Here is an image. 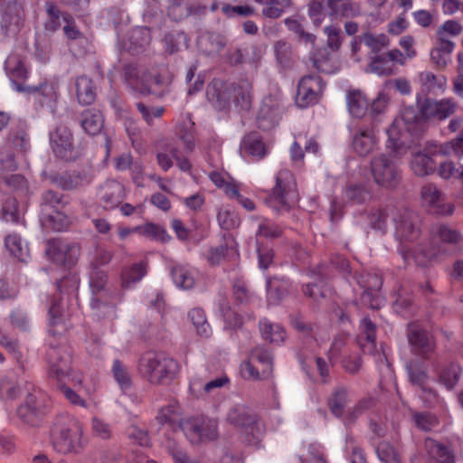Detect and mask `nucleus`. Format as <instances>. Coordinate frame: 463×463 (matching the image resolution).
I'll return each mask as SVG.
<instances>
[{"instance_id": "1", "label": "nucleus", "mask_w": 463, "mask_h": 463, "mask_svg": "<svg viewBox=\"0 0 463 463\" xmlns=\"http://www.w3.org/2000/svg\"><path fill=\"white\" fill-rule=\"evenodd\" d=\"M83 426L68 413L58 415L51 429L52 449L61 454H78L83 448Z\"/></svg>"}, {"instance_id": "2", "label": "nucleus", "mask_w": 463, "mask_h": 463, "mask_svg": "<svg viewBox=\"0 0 463 463\" xmlns=\"http://www.w3.org/2000/svg\"><path fill=\"white\" fill-rule=\"evenodd\" d=\"M49 364V377L55 381L64 396L73 404L86 407V402L80 398L68 384L72 380L71 376V355L65 346L50 344L46 352Z\"/></svg>"}, {"instance_id": "3", "label": "nucleus", "mask_w": 463, "mask_h": 463, "mask_svg": "<svg viewBox=\"0 0 463 463\" xmlns=\"http://www.w3.org/2000/svg\"><path fill=\"white\" fill-rule=\"evenodd\" d=\"M178 364L164 353L147 351L144 353L137 364L138 373L151 383H163L171 380L178 372Z\"/></svg>"}, {"instance_id": "4", "label": "nucleus", "mask_w": 463, "mask_h": 463, "mask_svg": "<svg viewBox=\"0 0 463 463\" xmlns=\"http://www.w3.org/2000/svg\"><path fill=\"white\" fill-rule=\"evenodd\" d=\"M419 119L414 109H406L401 118H395L387 129L386 147L393 154V156H401L406 153L411 142V133L416 129Z\"/></svg>"}, {"instance_id": "5", "label": "nucleus", "mask_w": 463, "mask_h": 463, "mask_svg": "<svg viewBox=\"0 0 463 463\" xmlns=\"http://www.w3.org/2000/svg\"><path fill=\"white\" fill-rule=\"evenodd\" d=\"M298 194L294 176L288 169L276 175V184L265 199V203L276 213L288 212L297 202Z\"/></svg>"}, {"instance_id": "6", "label": "nucleus", "mask_w": 463, "mask_h": 463, "mask_svg": "<svg viewBox=\"0 0 463 463\" xmlns=\"http://www.w3.org/2000/svg\"><path fill=\"white\" fill-rule=\"evenodd\" d=\"M179 425L192 444L213 441L219 437V424L217 419L214 418L191 417L182 420Z\"/></svg>"}, {"instance_id": "7", "label": "nucleus", "mask_w": 463, "mask_h": 463, "mask_svg": "<svg viewBox=\"0 0 463 463\" xmlns=\"http://www.w3.org/2000/svg\"><path fill=\"white\" fill-rule=\"evenodd\" d=\"M371 172L375 183L385 188H394L401 181V170L396 161L384 154L372 159Z\"/></svg>"}, {"instance_id": "8", "label": "nucleus", "mask_w": 463, "mask_h": 463, "mask_svg": "<svg viewBox=\"0 0 463 463\" xmlns=\"http://www.w3.org/2000/svg\"><path fill=\"white\" fill-rule=\"evenodd\" d=\"M419 223L416 213L409 209H397L393 214L395 239L401 244L414 241L420 233Z\"/></svg>"}, {"instance_id": "9", "label": "nucleus", "mask_w": 463, "mask_h": 463, "mask_svg": "<svg viewBox=\"0 0 463 463\" xmlns=\"http://www.w3.org/2000/svg\"><path fill=\"white\" fill-rule=\"evenodd\" d=\"M226 420L241 434L255 438V434L259 432L257 414L243 403L232 406L227 411Z\"/></svg>"}, {"instance_id": "10", "label": "nucleus", "mask_w": 463, "mask_h": 463, "mask_svg": "<svg viewBox=\"0 0 463 463\" xmlns=\"http://www.w3.org/2000/svg\"><path fill=\"white\" fill-rule=\"evenodd\" d=\"M47 403L42 396L28 394L24 404L18 407L19 419L31 427H38L42 424L47 414Z\"/></svg>"}, {"instance_id": "11", "label": "nucleus", "mask_w": 463, "mask_h": 463, "mask_svg": "<svg viewBox=\"0 0 463 463\" xmlns=\"http://www.w3.org/2000/svg\"><path fill=\"white\" fill-rule=\"evenodd\" d=\"M369 60L368 71L380 76L393 74L395 63L404 65L406 62L405 54L398 49L370 55Z\"/></svg>"}, {"instance_id": "12", "label": "nucleus", "mask_w": 463, "mask_h": 463, "mask_svg": "<svg viewBox=\"0 0 463 463\" xmlns=\"http://www.w3.org/2000/svg\"><path fill=\"white\" fill-rule=\"evenodd\" d=\"M324 85L320 76L309 74L304 76L298 86L296 103L300 108H306L318 101L319 93Z\"/></svg>"}, {"instance_id": "13", "label": "nucleus", "mask_w": 463, "mask_h": 463, "mask_svg": "<svg viewBox=\"0 0 463 463\" xmlns=\"http://www.w3.org/2000/svg\"><path fill=\"white\" fill-rule=\"evenodd\" d=\"M80 249L75 243L61 240L48 241L46 254L53 262L61 266H72L79 256Z\"/></svg>"}, {"instance_id": "14", "label": "nucleus", "mask_w": 463, "mask_h": 463, "mask_svg": "<svg viewBox=\"0 0 463 463\" xmlns=\"http://www.w3.org/2000/svg\"><path fill=\"white\" fill-rule=\"evenodd\" d=\"M24 23V12L21 3L14 1L9 3L2 15L1 32L6 37H15Z\"/></svg>"}, {"instance_id": "15", "label": "nucleus", "mask_w": 463, "mask_h": 463, "mask_svg": "<svg viewBox=\"0 0 463 463\" xmlns=\"http://www.w3.org/2000/svg\"><path fill=\"white\" fill-rule=\"evenodd\" d=\"M421 198L429 211L437 215H450L454 204L446 202L444 194L434 184H427L421 188Z\"/></svg>"}, {"instance_id": "16", "label": "nucleus", "mask_w": 463, "mask_h": 463, "mask_svg": "<svg viewBox=\"0 0 463 463\" xmlns=\"http://www.w3.org/2000/svg\"><path fill=\"white\" fill-rule=\"evenodd\" d=\"M407 336L412 351L423 358L429 359L435 349L432 336L415 323L408 325Z\"/></svg>"}, {"instance_id": "17", "label": "nucleus", "mask_w": 463, "mask_h": 463, "mask_svg": "<svg viewBox=\"0 0 463 463\" xmlns=\"http://www.w3.org/2000/svg\"><path fill=\"white\" fill-rule=\"evenodd\" d=\"M281 116V104L278 96L268 95L261 102L257 123L260 128L269 130L277 125Z\"/></svg>"}, {"instance_id": "18", "label": "nucleus", "mask_w": 463, "mask_h": 463, "mask_svg": "<svg viewBox=\"0 0 463 463\" xmlns=\"http://www.w3.org/2000/svg\"><path fill=\"white\" fill-rule=\"evenodd\" d=\"M72 134L68 127L58 126L54 131L50 133V142L56 156L69 160L72 158Z\"/></svg>"}, {"instance_id": "19", "label": "nucleus", "mask_w": 463, "mask_h": 463, "mask_svg": "<svg viewBox=\"0 0 463 463\" xmlns=\"http://www.w3.org/2000/svg\"><path fill=\"white\" fill-rule=\"evenodd\" d=\"M378 138L373 128L358 127L352 133V147L361 156H365L374 150Z\"/></svg>"}, {"instance_id": "20", "label": "nucleus", "mask_w": 463, "mask_h": 463, "mask_svg": "<svg viewBox=\"0 0 463 463\" xmlns=\"http://www.w3.org/2000/svg\"><path fill=\"white\" fill-rule=\"evenodd\" d=\"M51 182L63 190H73L89 184L92 181L90 171H72L52 175Z\"/></svg>"}, {"instance_id": "21", "label": "nucleus", "mask_w": 463, "mask_h": 463, "mask_svg": "<svg viewBox=\"0 0 463 463\" xmlns=\"http://www.w3.org/2000/svg\"><path fill=\"white\" fill-rule=\"evenodd\" d=\"M433 368L436 370L439 377V383L444 385L448 390H452L458 383L462 369L455 362H449L443 364L439 358L432 363Z\"/></svg>"}, {"instance_id": "22", "label": "nucleus", "mask_w": 463, "mask_h": 463, "mask_svg": "<svg viewBox=\"0 0 463 463\" xmlns=\"http://www.w3.org/2000/svg\"><path fill=\"white\" fill-rule=\"evenodd\" d=\"M99 196L105 209H114L125 197L124 186L115 180H107L100 185Z\"/></svg>"}, {"instance_id": "23", "label": "nucleus", "mask_w": 463, "mask_h": 463, "mask_svg": "<svg viewBox=\"0 0 463 463\" xmlns=\"http://www.w3.org/2000/svg\"><path fill=\"white\" fill-rule=\"evenodd\" d=\"M314 281L307 283L303 288L305 296L318 302L326 295V274L324 266H319L311 272Z\"/></svg>"}, {"instance_id": "24", "label": "nucleus", "mask_w": 463, "mask_h": 463, "mask_svg": "<svg viewBox=\"0 0 463 463\" xmlns=\"http://www.w3.org/2000/svg\"><path fill=\"white\" fill-rule=\"evenodd\" d=\"M455 43L436 36L433 48L430 51V60L438 68H445L451 61V54Z\"/></svg>"}, {"instance_id": "25", "label": "nucleus", "mask_w": 463, "mask_h": 463, "mask_svg": "<svg viewBox=\"0 0 463 463\" xmlns=\"http://www.w3.org/2000/svg\"><path fill=\"white\" fill-rule=\"evenodd\" d=\"M241 152L254 160L262 159L267 155V148L258 132H251L244 137L241 144Z\"/></svg>"}, {"instance_id": "26", "label": "nucleus", "mask_w": 463, "mask_h": 463, "mask_svg": "<svg viewBox=\"0 0 463 463\" xmlns=\"http://www.w3.org/2000/svg\"><path fill=\"white\" fill-rule=\"evenodd\" d=\"M424 447L430 457L438 463H456L454 453L449 444L428 438L425 439Z\"/></svg>"}, {"instance_id": "27", "label": "nucleus", "mask_w": 463, "mask_h": 463, "mask_svg": "<svg viewBox=\"0 0 463 463\" xmlns=\"http://www.w3.org/2000/svg\"><path fill=\"white\" fill-rule=\"evenodd\" d=\"M117 294L113 295V298L109 296H98L93 297L90 301V307L93 311V316L98 319L113 318L116 317V304L115 298Z\"/></svg>"}, {"instance_id": "28", "label": "nucleus", "mask_w": 463, "mask_h": 463, "mask_svg": "<svg viewBox=\"0 0 463 463\" xmlns=\"http://www.w3.org/2000/svg\"><path fill=\"white\" fill-rule=\"evenodd\" d=\"M150 40L149 30L145 27H137L129 33L124 47L131 54H138L149 44Z\"/></svg>"}, {"instance_id": "29", "label": "nucleus", "mask_w": 463, "mask_h": 463, "mask_svg": "<svg viewBox=\"0 0 463 463\" xmlns=\"http://www.w3.org/2000/svg\"><path fill=\"white\" fill-rule=\"evenodd\" d=\"M76 96L81 105H90L96 99V86L93 80L86 75L76 78Z\"/></svg>"}, {"instance_id": "30", "label": "nucleus", "mask_w": 463, "mask_h": 463, "mask_svg": "<svg viewBox=\"0 0 463 463\" xmlns=\"http://www.w3.org/2000/svg\"><path fill=\"white\" fill-rule=\"evenodd\" d=\"M107 274L106 271L99 267L90 268V286L93 297L109 296L113 298L115 294L111 289L106 287Z\"/></svg>"}, {"instance_id": "31", "label": "nucleus", "mask_w": 463, "mask_h": 463, "mask_svg": "<svg viewBox=\"0 0 463 463\" xmlns=\"http://www.w3.org/2000/svg\"><path fill=\"white\" fill-rule=\"evenodd\" d=\"M195 271L185 265H174L171 277L175 286L182 289H191L195 284Z\"/></svg>"}, {"instance_id": "32", "label": "nucleus", "mask_w": 463, "mask_h": 463, "mask_svg": "<svg viewBox=\"0 0 463 463\" xmlns=\"http://www.w3.org/2000/svg\"><path fill=\"white\" fill-rule=\"evenodd\" d=\"M103 116L97 109L84 110L80 115V124L82 129L89 135L99 134L103 128Z\"/></svg>"}, {"instance_id": "33", "label": "nucleus", "mask_w": 463, "mask_h": 463, "mask_svg": "<svg viewBox=\"0 0 463 463\" xmlns=\"http://www.w3.org/2000/svg\"><path fill=\"white\" fill-rule=\"evenodd\" d=\"M259 328L262 338L272 344L279 345L286 338V332L279 324H274L267 318H262L259 322Z\"/></svg>"}, {"instance_id": "34", "label": "nucleus", "mask_w": 463, "mask_h": 463, "mask_svg": "<svg viewBox=\"0 0 463 463\" xmlns=\"http://www.w3.org/2000/svg\"><path fill=\"white\" fill-rule=\"evenodd\" d=\"M360 345L364 353H371L375 347L376 326L369 317L360 323Z\"/></svg>"}, {"instance_id": "35", "label": "nucleus", "mask_w": 463, "mask_h": 463, "mask_svg": "<svg viewBox=\"0 0 463 463\" xmlns=\"http://www.w3.org/2000/svg\"><path fill=\"white\" fill-rule=\"evenodd\" d=\"M8 138L14 148L26 151L30 147V138L27 134V125L25 121L19 120L13 125Z\"/></svg>"}, {"instance_id": "36", "label": "nucleus", "mask_w": 463, "mask_h": 463, "mask_svg": "<svg viewBox=\"0 0 463 463\" xmlns=\"http://www.w3.org/2000/svg\"><path fill=\"white\" fill-rule=\"evenodd\" d=\"M395 312L403 317L412 316L416 311L413 295L409 288H402L393 303Z\"/></svg>"}, {"instance_id": "37", "label": "nucleus", "mask_w": 463, "mask_h": 463, "mask_svg": "<svg viewBox=\"0 0 463 463\" xmlns=\"http://www.w3.org/2000/svg\"><path fill=\"white\" fill-rule=\"evenodd\" d=\"M396 210L392 206L372 210L368 215L371 228L385 234L388 228L387 220L391 215L393 217Z\"/></svg>"}, {"instance_id": "38", "label": "nucleus", "mask_w": 463, "mask_h": 463, "mask_svg": "<svg viewBox=\"0 0 463 463\" xmlns=\"http://www.w3.org/2000/svg\"><path fill=\"white\" fill-rule=\"evenodd\" d=\"M257 48L251 47L252 56H250V50L247 47L230 49L227 52V62L231 66H240L243 63H250L256 66L259 57L256 55Z\"/></svg>"}, {"instance_id": "39", "label": "nucleus", "mask_w": 463, "mask_h": 463, "mask_svg": "<svg viewBox=\"0 0 463 463\" xmlns=\"http://www.w3.org/2000/svg\"><path fill=\"white\" fill-rule=\"evenodd\" d=\"M346 104L349 113L354 118H363L368 109V101L359 90H352L346 94Z\"/></svg>"}, {"instance_id": "40", "label": "nucleus", "mask_w": 463, "mask_h": 463, "mask_svg": "<svg viewBox=\"0 0 463 463\" xmlns=\"http://www.w3.org/2000/svg\"><path fill=\"white\" fill-rule=\"evenodd\" d=\"M411 168L419 176L428 175L436 169V164L429 154L415 153L411 161Z\"/></svg>"}, {"instance_id": "41", "label": "nucleus", "mask_w": 463, "mask_h": 463, "mask_svg": "<svg viewBox=\"0 0 463 463\" xmlns=\"http://www.w3.org/2000/svg\"><path fill=\"white\" fill-rule=\"evenodd\" d=\"M200 48L208 55L219 53L225 46L224 38L215 33H205L199 38Z\"/></svg>"}, {"instance_id": "42", "label": "nucleus", "mask_w": 463, "mask_h": 463, "mask_svg": "<svg viewBox=\"0 0 463 463\" xmlns=\"http://www.w3.org/2000/svg\"><path fill=\"white\" fill-rule=\"evenodd\" d=\"M6 250L18 260L26 262L30 257L27 244H24L22 238L17 234H9L5 239Z\"/></svg>"}, {"instance_id": "43", "label": "nucleus", "mask_w": 463, "mask_h": 463, "mask_svg": "<svg viewBox=\"0 0 463 463\" xmlns=\"http://www.w3.org/2000/svg\"><path fill=\"white\" fill-rule=\"evenodd\" d=\"M348 402V392L345 387L337 386L327 400L330 411L337 418H342Z\"/></svg>"}, {"instance_id": "44", "label": "nucleus", "mask_w": 463, "mask_h": 463, "mask_svg": "<svg viewBox=\"0 0 463 463\" xmlns=\"http://www.w3.org/2000/svg\"><path fill=\"white\" fill-rule=\"evenodd\" d=\"M188 37L183 31H173L165 34L163 42L168 54H175L188 47Z\"/></svg>"}, {"instance_id": "45", "label": "nucleus", "mask_w": 463, "mask_h": 463, "mask_svg": "<svg viewBox=\"0 0 463 463\" xmlns=\"http://www.w3.org/2000/svg\"><path fill=\"white\" fill-rule=\"evenodd\" d=\"M361 41L370 49L368 57L383 52V49L390 45L389 37L384 33L374 34L366 32L361 35Z\"/></svg>"}, {"instance_id": "46", "label": "nucleus", "mask_w": 463, "mask_h": 463, "mask_svg": "<svg viewBox=\"0 0 463 463\" xmlns=\"http://www.w3.org/2000/svg\"><path fill=\"white\" fill-rule=\"evenodd\" d=\"M430 233L433 240L450 245H457L461 241V235L456 231L444 224L432 226Z\"/></svg>"}, {"instance_id": "47", "label": "nucleus", "mask_w": 463, "mask_h": 463, "mask_svg": "<svg viewBox=\"0 0 463 463\" xmlns=\"http://www.w3.org/2000/svg\"><path fill=\"white\" fill-rule=\"evenodd\" d=\"M42 223L46 229L61 232L68 227L69 219L61 210H55L52 213H43Z\"/></svg>"}, {"instance_id": "48", "label": "nucleus", "mask_w": 463, "mask_h": 463, "mask_svg": "<svg viewBox=\"0 0 463 463\" xmlns=\"http://www.w3.org/2000/svg\"><path fill=\"white\" fill-rule=\"evenodd\" d=\"M146 275V267L142 262L132 265L121 274V283L124 288H130Z\"/></svg>"}, {"instance_id": "49", "label": "nucleus", "mask_w": 463, "mask_h": 463, "mask_svg": "<svg viewBox=\"0 0 463 463\" xmlns=\"http://www.w3.org/2000/svg\"><path fill=\"white\" fill-rule=\"evenodd\" d=\"M188 317L199 335L203 337H209L211 335L212 329L202 308H193L188 313Z\"/></svg>"}, {"instance_id": "50", "label": "nucleus", "mask_w": 463, "mask_h": 463, "mask_svg": "<svg viewBox=\"0 0 463 463\" xmlns=\"http://www.w3.org/2000/svg\"><path fill=\"white\" fill-rule=\"evenodd\" d=\"M112 373L122 392L124 393H128V392L131 391L132 381L126 365H124L119 360H115L112 366Z\"/></svg>"}, {"instance_id": "51", "label": "nucleus", "mask_w": 463, "mask_h": 463, "mask_svg": "<svg viewBox=\"0 0 463 463\" xmlns=\"http://www.w3.org/2000/svg\"><path fill=\"white\" fill-rule=\"evenodd\" d=\"M45 7L47 19L44 23V28L49 32H55L61 25L62 15L67 14L61 13L56 5L50 1L45 3Z\"/></svg>"}, {"instance_id": "52", "label": "nucleus", "mask_w": 463, "mask_h": 463, "mask_svg": "<svg viewBox=\"0 0 463 463\" xmlns=\"http://www.w3.org/2000/svg\"><path fill=\"white\" fill-rule=\"evenodd\" d=\"M165 450L174 463H200L197 458L191 457L184 448L174 440L167 441Z\"/></svg>"}, {"instance_id": "53", "label": "nucleus", "mask_w": 463, "mask_h": 463, "mask_svg": "<svg viewBox=\"0 0 463 463\" xmlns=\"http://www.w3.org/2000/svg\"><path fill=\"white\" fill-rule=\"evenodd\" d=\"M234 101L243 109H249L251 101V84L248 80H241L233 87Z\"/></svg>"}, {"instance_id": "54", "label": "nucleus", "mask_w": 463, "mask_h": 463, "mask_svg": "<svg viewBox=\"0 0 463 463\" xmlns=\"http://www.w3.org/2000/svg\"><path fill=\"white\" fill-rule=\"evenodd\" d=\"M66 204V202L63 200V195L52 191V190H47L42 194V213H48V208L52 209V211L55 210H61L64 205Z\"/></svg>"}, {"instance_id": "55", "label": "nucleus", "mask_w": 463, "mask_h": 463, "mask_svg": "<svg viewBox=\"0 0 463 463\" xmlns=\"http://www.w3.org/2000/svg\"><path fill=\"white\" fill-rule=\"evenodd\" d=\"M236 256L237 253L232 247L223 244L209 249L206 254V259L211 265H218L226 258H234Z\"/></svg>"}, {"instance_id": "56", "label": "nucleus", "mask_w": 463, "mask_h": 463, "mask_svg": "<svg viewBox=\"0 0 463 463\" xmlns=\"http://www.w3.org/2000/svg\"><path fill=\"white\" fill-rule=\"evenodd\" d=\"M412 421L416 428L423 431L432 430L439 425L438 418L428 411L414 412Z\"/></svg>"}, {"instance_id": "57", "label": "nucleus", "mask_w": 463, "mask_h": 463, "mask_svg": "<svg viewBox=\"0 0 463 463\" xmlns=\"http://www.w3.org/2000/svg\"><path fill=\"white\" fill-rule=\"evenodd\" d=\"M376 453L382 462L401 463L399 452L387 441H382L377 445Z\"/></svg>"}, {"instance_id": "58", "label": "nucleus", "mask_w": 463, "mask_h": 463, "mask_svg": "<svg viewBox=\"0 0 463 463\" xmlns=\"http://www.w3.org/2000/svg\"><path fill=\"white\" fill-rule=\"evenodd\" d=\"M274 53L278 63L281 67H288L292 59V45L284 40H279L274 43Z\"/></svg>"}, {"instance_id": "59", "label": "nucleus", "mask_w": 463, "mask_h": 463, "mask_svg": "<svg viewBox=\"0 0 463 463\" xmlns=\"http://www.w3.org/2000/svg\"><path fill=\"white\" fill-rule=\"evenodd\" d=\"M354 279L361 288H368L371 290L379 291L383 285V280L377 274L364 272L355 273L354 275Z\"/></svg>"}, {"instance_id": "60", "label": "nucleus", "mask_w": 463, "mask_h": 463, "mask_svg": "<svg viewBox=\"0 0 463 463\" xmlns=\"http://www.w3.org/2000/svg\"><path fill=\"white\" fill-rule=\"evenodd\" d=\"M285 25L288 29L296 33L298 39L305 43L315 44L317 36L313 33L305 31L304 26L296 19L286 18L284 20Z\"/></svg>"}, {"instance_id": "61", "label": "nucleus", "mask_w": 463, "mask_h": 463, "mask_svg": "<svg viewBox=\"0 0 463 463\" xmlns=\"http://www.w3.org/2000/svg\"><path fill=\"white\" fill-rule=\"evenodd\" d=\"M1 218L6 222L18 223L20 222V213L18 211L17 200L14 197H8L1 211Z\"/></svg>"}, {"instance_id": "62", "label": "nucleus", "mask_w": 463, "mask_h": 463, "mask_svg": "<svg viewBox=\"0 0 463 463\" xmlns=\"http://www.w3.org/2000/svg\"><path fill=\"white\" fill-rule=\"evenodd\" d=\"M345 198L354 204H361L370 200L371 194L363 185H350L345 190Z\"/></svg>"}, {"instance_id": "63", "label": "nucleus", "mask_w": 463, "mask_h": 463, "mask_svg": "<svg viewBox=\"0 0 463 463\" xmlns=\"http://www.w3.org/2000/svg\"><path fill=\"white\" fill-rule=\"evenodd\" d=\"M20 394V389L15 381L9 376L0 381V399L5 401L14 400Z\"/></svg>"}, {"instance_id": "64", "label": "nucleus", "mask_w": 463, "mask_h": 463, "mask_svg": "<svg viewBox=\"0 0 463 463\" xmlns=\"http://www.w3.org/2000/svg\"><path fill=\"white\" fill-rule=\"evenodd\" d=\"M463 32V26L456 20L444 22L436 31V36L443 40H449V37H456Z\"/></svg>"}]
</instances>
